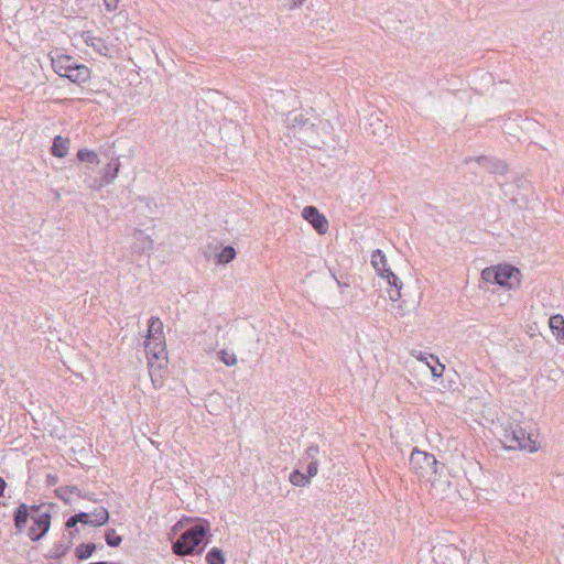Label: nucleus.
Instances as JSON below:
<instances>
[{
	"mask_svg": "<svg viewBox=\"0 0 564 564\" xmlns=\"http://www.w3.org/2000/svg\"><path fill=\"white\" fill-rule=\"evenodd\" d=\"M209 536H212L209 521L197 519L172 542V551L180 557L198 555L207 546Z\"/></svg>",
	"mask_w": 564,
	"mask_h": 564,
	"instance_id": "1",
	"label": "nucleus"
},
{
	"mask_svg": "<svg viewBox=\"0 0 564 564\" xmlns=\"http://www.w3.org/2000/svg\"><path fill=\"white\" fill-rule=\"evenodd\" d=\"M32 519L33 525L28 530V536L30 540L37 542L43 539L51 527V513L42 511V506H28L20 503L13 512V522L18 533H22L29 522Z\"/></svg>",
	"mask_w": 564,
	"mask_h": 564,
	"instance_id": "2",
	"label": "nucleus"
},
{
	"mask_svg": "<svg viewBox=\"0 0 564 564\" xmlns=\"http://www.w3.org/2000/svg\"><path fill=\"white\" fill-rule=\"evenodd\" d=\"M485 282L497 284L507 290H517L521 285V271L509 263L487 267L481 271Z\"/></svg>",
	"mask_w": 564,
	"mask_h": 564,
	"instance_id": "3",
	"label": "nucleus"
},
{
	"mask_svg": "<svg viewBox=\"0 0 564 564\" xmlns=\"http://www.w3.org/2000/svg\"><path fill=\"white\" fill-rule=\"evenodd\" d=\"M410 469L417 475L420 479L434 481L435 476L440 474V463L433 454L420 451L415 447L409 459Z\"/></svg>",
	"mask_w": 564,
	"mask_h": 564,
	"instance_id": "4",
	"label": "nucleus"
},
{
	"mask_svg": "<svg viewBox=\"0 0 564 564\" xmlns=\"http://www.w3.org/2000/svg\"><path fill=\"white\" fill-rule=\"evenodd\" d=\"M503 442L507 448L524 449L530 453L538 451L536 440L519 423H510L503 430Z\"/></svg>",
	"mask_w": 564,
	"mask_h": 564,
	"instance_id": "5",
	"label": "nucleus"
},
{
	"mask_svg": "<svg viewBox=\"0 0 564 564\" xmlns=\"http://www.w3.org/2000/svg\"><path fill=\"white\" fill-rule=\"evenodd\" d=\"M289 120L292 122V128L294 129V135L302 140L304 143H307L310 147H316L315 138L308 134V130H313L314 124L310 122L308 119L304 118L303 115H292L289 117Z\"/></svg>",
	"mask_w": 564,
	"mask_h": 564,
	"instance_id": "6",
	"label": "nucleus"
},
{
	"mask_svg": "<svg viewBox=\"0 0 564 564\" xmlns=\"http://www.w3.org/2000/svg\"><path fill=\"white\" fill-rule=\"evenodd\" d=\"M302 217L312 225L318 235H325L328 231L327 218L315 206H305L302 210Z\"/></svg>",
	"mask_w": 564,
	"mask_h": 564,
	"instance_id": "7",
	"label": "nucleus"
},
{
	"mask_svg": "<svg viewBox=\"0 0 564 564\" xmlns=\"http://www.w3.org/2000/svg\"><path fill=\"white\" fill-rule=\"evenodd\" d=\"M145 351L149 359L150 369L153 367L152 358L159 361L158 367H163V362L166 364L165 346L162 340H145Z\"/></svg>",
	"mask_w": 564,
	"mask_h": 564,
	"instance_id": "8",
	"label": "nucleus"
},
{
	"mask_svg": "<svg viewBox=\"0 0 564 564\" xmlns=\"http://www.w3.org/2000/svg\"><path fill=\"white\" fill-rule=\"evenodd\" d=\"M360 541L359 551L364 552H372L373 547L377 545V533L375 530L367 529L366 531H359L355 534V542Z\"/></svg>",
	"mask_w": 564,
	"mask_h": 564,
	"instance_id": "9",
	"label": "nucleus"
},
{
	"mask_svg": "<svg viewBox=\"0 0 564 564\" xmlns=\"http://www.w3.org/2000/svg\"><path fill=\"white\" fill-rule=\"evenodd\" d=\"M90 69L84 64H76L66 72L63 77L68 78L74 84L86 83L90 78Z\"/></svg>",
	"mask_w": 564,
	"mask_h": 564,
	"instance_id": "10",
	"label": "nucleus"
},
{
	"mask_svg": "<svg viewBox=\"0 0 564 564\" xmlns=\"http://www.w3.org/2000/svg\"><path fill=\"white\" fill-rule=\"evenodd\" d=\"M132 249L138 253H149L153 249V240L142 230H137L133 236Z\"/></svg>",
	"mask_w": 564,
	"mask_h": 564,
	"instance_id": "11",
	"label": "nucleus"
},
{
	"mask_svg": "<svg viewBox=\"0 0 564 564\" xmlns=\"http://www.w3.org/2000/svg\"><path fill=\"white\" fill-rule=\"evenodd\" d=\"M381 278L386 279L390 289L388 290L389 299L393 302L401 297L402 281L390 270L386 274L381 273Z\"/></svg>",
	"mask_w": 564,
	"mask_h": 564,
	"instance_id": "12",
	"label": "nucleus"
},
{
	"mask_svg": "<svg viewBox=\"0 0 564 564\" xmlns=\"http://www.w3.org/2000/svg\"><path fill=\"white\" fill-rule=\"evenodd\" d=\"M85 42L88 46H91L99 55L105 57H112V48L101 37L90 35L89 32L85 37Z\"/></svg>",
	"mask_w": 564,
	"mask_h": 564,
	"instance_id": "13",
	"label": "nucleus"
},
{
	"mask_svg": "<svg viewBox=\"0 0 564 564\" xmlns=\"http://www.w3.org/2000/svg\"><path fill=\"white\" fill-rule=\"evenodd\" d=\"M77 62L74 57L69 55H59L57 57H52V67L56 74L61 77L64 76L66 72L70 70V67H74Z\"/></svg>",
	"mask_w": 564,
	"mask_h": 564,
	"instance_id": "14",
	"label": "nucleus"
},
{
	"mask_svg": "<svg viewBox=\"0 0 564 564\" xmlns=\"http://www.w3.org/2000/svg\"><path fill=\"white\" fill-rule=\"evenodd\" d=\"M120 170L119 158L111 159V161L105 166L104 173L100 180L99 186L107 185L113 182L118 176Z\"/></svg>",
	"mask_w": 564,
	"mask_h": 564,
	"instance_id": "15",
	"label": "nucleus"
},
{
	"mask_svg": "<svg viewBox=\"0 0 564 564\" xmlns=\"http://www.w3.org/2000/svg\"><path fill=\"white\" fill-rule=\"evenodd\" d=\"M477 162L487 167L490 173L503 174L507 172V164L503 161L497 159H489L487 156H478Z\"/></svg>",
	"mask_w": 564,
	"mask_h": 564,
	"instance_id": "16",
	"label": "nucleus"
},
{
	"mask_svg": "<svg viewBox=\"0 0 564 564\" xmlns=\"http://www.w3.org/2000/svg\"><path fill=\"white\" fill-rule=\"evenodd\" d=\"M69 139L63 138L62 135H56L53 140V145L51 148V153L56 158H64L68 153L69 149Z\"/></svg>",
	"mask_w": 564,
	"mask_h": 564,
	"instance_id": "17",
	"label": "nucleus"
},
{
	"mask_svg": "<svg viewBox=\"0 0 564 564\" xmlns=\"http://www.w3.org/2000/svg\"><path fill=\"white\" fill-rule=\"evenodd\" d=\"M549 326L552 334L561 343L564 339V317L561 314H554L549 319Z\"/></svg>",
	"mask_w": 564,
	"mask_h": 564,
	"instance_id": "18",
	"label": "nucleus"
},
{
	"mask_svg": "<svg viewBox=\"0 0 564 564\" xmlns=\"http://www.w3.org/2000/svg\"><path fill=\"white\" fill-rule=\"evenodd\" d=\"M163 338V323L159 317L152 316L149 319V328L147 339L162 340Z\"/></svg>",
	"mask_w": 564,
	"mask_h": 564,
	"instance_id": "19",
	"label": "nucleus"
},
{
	"mask_svg": "<svg viewBox=\"0 0 564 564\" xmlns=\"http://www.w3.org/2000/svg\"><path fill=\"white\" fill-rule=\"evenodd\" d=\"M371 264L380 276L381 273L386 274L388 271H390V268L387 265L386 254L380 249H377L372 252Z\"/></svg>",
	"mask_w": 564,
	"mask_h": 564,
	"instance_id": "20",
	"label": "nucleus"
},
{
	"mask_svg": "<svg viewBox=\"0 0 564 564\" xmlns=\"http://www.w3.org/2000/svg\"><path fill=\"white\" fill-rule=\"evenodd\" d=\"M64 539L65 536H63L61 541L54 544V546L50 550L48 554L46 555L47 558L58 560L69 551L73 542L64 541Z\"/></svg>",
	"mask_w": 564,
	"mask_h": 564,
	"instance_id": "21",
	"label": "nucleus"
},
{
	"mask_svg": "<svg viewBox=\"0 0 564 564\" xmlns=\"http://www.w3.org/2000/svg\"><path fill=\"white\" fill-rule=\"evenodd\" d=\"M97 550V544L89 542V543H80L75 549V556L79 561H84L89 558L94 552Z\"/></svg>",
	"mask_w": 564,
	"mask_h": 564,
	"instance_id": "22",
	"label": "nucleus"
},
{
	"mask_svg": "<svg viewBox=\"0 0 564 564\" xmlns=\"http://www.w3.org/2000/svg\"><path fill=\"white\" fill-rule=\"evenodd\" d=\"M72 494H77L79 497L82 498H86V499H89L91 500L90 497L86 496V495H82L79 489L76 487V486H64V487H59L58 489H56V496L63 500L64 502L68 503L70 501L69 499V496Z\"/></svg>",
	"mask_w": 564,
	"mask_h": 564,
	"instance_id": "23",
	"label": "nucleus"
},
{
	"mask_svg": "<svg viewBox=\"0 0 564 564\" xmlns=\"http://www.w3.org/2000/svg\"><path fill=\"white\" fill-rule=\"evenodd\" d=\"M89 513L91 516V527H101L109 521V512L104 507L96 508Z\"/></svg>",
	"mask_w": 564,
	"mask_h": 564,
	"instance_id": "24",
	"label": "nucleus"
},
{
	"mask_svg": "<svg viewBox=\"0 0 564 564\" xmlns=\"http://www.w3.org/2000/svg\"><path fill=\"white\" fill-rule=\"evenodd\" d=\"M207 564H225L226 558L219 547H212L206 554Z\"/></svg>",
	"mask_w": 564,
	"mask_h": 564,
	"instance_id": "25",
	"label": "nucleus"
},
{
	"mask_svg": "<svg viewBox=\"0 0 564 564\" xmlns=\"http://www.w3.org/2000/svg\"><path fill=\"white\" fill-rule=\"evenodd\" d=\"M216 257L218 263L227 264L235 259L236 250L231 246H226L221 249L219 253H217Z\"/></svg>",
	"mask_w": 564,
	"mask_h": 564,
	"instance_id": "26",
	"label": "nucleus"
},
{
	"mask_svg": "<svg viewBox=\"0 0 564 564\" xmlns=\"http://www.w3.org/2000/svg\"><path fill=\"white\" fill-rule=\"evenodd\" d=\"M76 156L80 162H86L89 164H98L99 163L98 155L94 151L88 150V149L78 150Z\"/></svg>",
	"mask_w": 564,
	"mask_h": 564,
	"instance_id": "27",
	"label": "nucleus"
},
{
	"mask_svg": "<svg viewBox=\"0 0 564 564\" xmlns=\"http://www.w3.org/2000/svg\"><path fill=\"white\" fill-rule=\"evenodd\" d=\"M290 481L297 487H304L310 482L308 476L300 470H293L290 475Z\"/></svg>",
	"mask_w": 564,
	"mask_h": 564,
	"instance_id": "28",
	"label": "nucleus"
},
{
	"mask_svg": "<svg viewBox=\"0 0 564 564\" xmlns=\"http://www.w3.org/2000/svg\"><path fill=\"white\" fill-rule=\"evenodd\" d=\"M105 540L110 547H117L122 542V538L116 533L115 529L106 530Z\"/></svg>",
	"mask_w": 564,
	"mask_h": 564,
	"instance_id": "29",
	"label": "nucleus"
},
{
	"mask_svg": "<svg viewBox=\"0 0 564 564\" xmlns=\"http://www.w3.org/2000/svg\"><path fill=\"white\" fill-rule=\"evenodd\" d=\"M219 358L226 366H235L237 364L236 355L226 350L219 352Z\"/></svg>",
	"mask_w": 564,
	"mask_h": 564,
	"instance_id": "30",
	"label": "nucleus"
},
{
	"mask_svg": "<svg viewBox=\"0 0 564 564\" xmlns=\"http://www.w3.org/2000/svg\"><path fill=\"white\" fill-rule=\"evenodd\" d=\"M318 471V462L317 460H311L306 468V476L308 478L314 477Z\"/></svg>",
	"mask_w": 564,
	"mask_h": 564,
	"instance_id": "31",
	"label": "nucleus"
},
{
	"mask_svg": "<svg viewBox=\"0 0 564 564\" xmlns=\"http://www.w3.org/2000/svg\"><path fill=\"white\" fill-rule=\"evenodd\" d=\"M318 453H319V448L317 445H311L305 451L306 457L311 460H316V456L318 455Z\"/></svg>",
	"mask_w": 564,
	"mask_h": 564,
	"instance_id": "32",
	"label": "nucleus"
},
{
	"mask_svg": "<svg viewBox=\"0 0 564 564\" xmlns=\"http://www.w3.org/2000/svg\"><path fill=\"white\" fill-rule=\"evenodd\" d=\"M76 517L78 519V523L91 525V516L88 512H79L76 513Z\"/></svg>",
	"mask_w": 564,
	"mask_h": 564,
	"instance_id": "33",
	"label": "nucleus"
},
{
	"mask_svg": "<svg viewBox=\"0 0 564 564\" xmlns=\"http://www.w3.org/2000/svg\"><path fill=\"white\" fill-rule=\"evenodd\" d=\"M107 11L111 12L118 8L119 0H104Z\"/></svg>",
	"mask_w": 564,
	"mask_h": 564,
	"instance_id": "34",
	"label": "nucleus"
},
{
	"mask_svg": "<svg viewBox=\"0 0 564 564\" xmlns=\"http://www.w3.org/2000/svg\"><path fill=\"white\" fill-rule=\"evenodd\" d=\"M304 2L305 0H290L288 3H284V7L289 10H293L300 8Z\"/></svg>",
	"mask_w": 564,
	"mask_h": 564,
	"instance_id": "35",
	"label": "nucleus"
},
{
	"mask_svg": "<svg viewBox=\"0 0 564 564\" xmlns=\"http://www.w3.org/2000/svg\"><path fill=\"white\" fill-rule=\"evenodd\" d=\"M77 523H78V519H77L76 514H73V516H70V517L67 519V521H66V523H65V527H66L68 530H70V529L76 528Z\"/></svg>",
	"mask_w": 564,
	"mask_h": 564,
	"instance_id": "36",
	"label": "nucleus"
},
{
	"mask_svg": "<svg viewBox=\"0 0 564 564\" xmlns=\"http://www.w3.org/2000/svg\"><path fill=\"white\" fill-rule=\"evenodd\" d=\"M430 368H431L433 377H442L445 367L443 365L438 364L437 366H434V367L430 366Z\"/></svg>",
	"mask_w": 564,
	"mask_h": 564,
	"instance_id": "37",
	"label": "nucleus"
},
{
	"mask_svg": "<svg viewBox=\"0 0 564 564\" xmlns=\"http://www.w3.org/2000/svg\"><path fill=\"white\" fill-rule=\"evenodd\" d=\"M6 487H7L6 481L3 480V478L0 477V497L3 495Z\"/></svg>",
	"mask_w": 564,
	"mask_h": 564,
	"instance_id": "38",
	"label": "nucleus"
},
{
	"mask_svg": "<svg viewBox=\"0 0 564 564\" xmlns=\"http://www.w3.org/2000/svg\"><path fill=\"white\" fill-rule=\"evenodd\" d=\"M56 481H57V478L55 476L47 475V482H48V485H55Z\"/></svg>",
	"mask_w": 564,
	"mask_h": 564,
	"instance_id": "39",
	"label": "nucleus"
},
{
	"mask_svg": "<svg viewBox=\"0 0 564 564\" xmlns=\"http://www.w3.org/2000/svg\"><path fill=\"white\" fill-rule=\"evenodd\" d=\"M78 533V529L75 528L73 531L69 532V539L68 541H72L73 542V539L76 536V534Z\"/></svg>",
	"mask_w": 564,
	"mask_h": 564,
	"instance_id": "40",
	"label": "nucleus"
},
{
	"mask_svg": "<svg viewBox=\"0 0 564 564\" xmlns=\"http://www.w3.org/2000/svg\"><path fill=\"white\" fill-rule=\"evenodd\" d=\"M89 564H120V563L100 561V562H94V563H89Z\"/></svg>",
	"mask_w": 564,
	"mask_h": 564,
	"instance_id": "41",
	"label": "nucleus"
},
{
	"mask_svg": "<svg viewBox=\"0 0 564 564\" xmlns=\"http://www.w3.org/2000/svg\"><path fill=\"white\" fill-rule=\"evenodd\" d=\"M150 376H151V379H152V383L155 386V379L153 378V375H152L151 371H150Z\"/></svg>",
	"mask_w": 564,
	"mask_h": 564,
	"instance_id": "42",
	"label": "nucleus"
},
{
	"mask_svg": "<svg viewBox=\"0 0 564 564\" xmlns=\"http://www.w3.org/2000/svg\"><path fill=\"white\" fill-rule=\"evenodd\" d=\"M376 122H377L378 126H381V120L380 119L377 118Z\"/></svg>",
	"mask_w": 564,
	"mask_h": 564,
	"instance_id": "43",
	"label": "nucleus"
}]
</instances>
